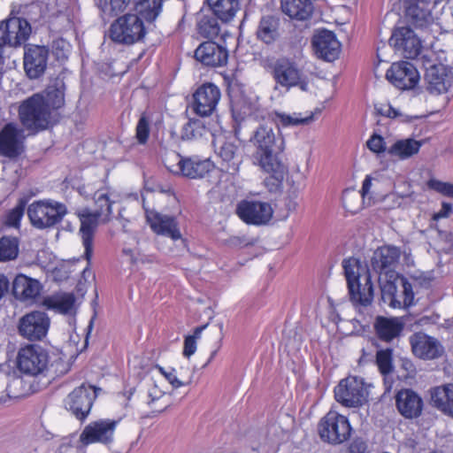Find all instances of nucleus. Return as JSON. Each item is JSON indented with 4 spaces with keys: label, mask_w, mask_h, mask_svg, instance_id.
<instances>
[{
    "label": "nucleus",
    "mask_w": 453,
    "mask_h": 453,
    "mask_svg": "<svg viewBox=\"0 0 453 453\" xmlns=\"http://www.w3.org/2000/svg\"><path fill=\"white\" fill-rule=\"evenodd\" d=\"M255 147L254 160L264 171H273L278 178H281V162L278 154L284 150V139L269 126L261 125L250 138Z\"/></svg>",
    "instance_id": "f257e3e1"
},
{
    "label": "nucleus",
    "mask_w": 453,
    "mask_h": 453,
    "mask_svg": "<svg viewBox=\"0 0 453 453\" xmlns=\"http://www.w3.org/2000/svg\"><path fill=\"white\" fill-rule=\"evenodd\" d=\"M342 267L351 302L365 307L370 305L373 299V287L369 271L354 257L344 259Z\"/></svg>",
    "instance_id": "f03ea898"
},
{
    "label": "nucleus",
    "mask_w": 453,
    "mask_h": 453,
    "mask_svg": "<svg viewBox=\"0 0 453 453\" xmlns=\"http://www.w3.org/2000/svg\"><path fill=\"white\" fill-rule=\"evenodd\" d=\"M262 65L269 70L276 85L289 90L298 87L303 91L308 90V81L298 65L288 58H280L276 60L264 59Z\"/></svg>",
    "instance_id": "7ed1b4c3"
},
{
    "label": "nucleus",
    "mask_w": 453,
    "mask_h": 453,
    "mask_svg": "<svg viewBox=\"0 0 453 453\" xmlns=\"http://www.w3.org/2000/svg\"><path fill=\"white\" fill-rule=\"evenodd\" d=\"M50 111L44 97L39 94L33 95L23 101L19 108V117L23 127L36 133L48 127Z\"/></svg>",
    "instance_id": "20e7f679"
},
{
    "label": "nucleus",
    "mask_w": 453,
    "mask_h": 453,
    "mask_svg": "<svg viewBox=\"0 0 453 453\" xmlns=\"http://www.w3.org/2000/svg\"><path fill=\"white\" fill-rule=\"evenodd\" d=\"M67 214L66 206L54 200H39L27 208V216L31 224L38 228H50L60 223Z\"/></svg>",
    "instance_id": "39448f33"
},
{
    "label": "nucleus",
    "mask_w": 453,
    "mask_h": 453,
    "mask_svg": "<svg viewBox=\"0 0 453 453\" xmlns=\"http://www.w3.org/2000/svg\"><path fill=\"white\" fill-rule=\"evenodd\" d=\"M351 426L347 417L335 411H328L319 421V434L322 441L336 445L350 437Z\"/></svg>",
    "instance_id": "423d86ee"
},
{
    "label": "nucleus",
    "mask_w": 453,
    "mask_h": 453,
    "mask_svg": "<svg viewBox=\"0 0 453 453\" xmlns=\"http://www.w3.org/2000/svg\"><path fill=\"white\" fill-rule=\"evenodd\" d=\"M109 33L110 38L115 42L133 44L143 38L145 27L136 14H126L111 25Z\"/></svg>",
    "instance_id": "0eeeda50"
},
{
    "label": "nucleus",
    "mask_w": 453,
    "mask_h": 453,
    "mask_svg": "<svg viewBox=\"0 0 453 453\" xmlns=\"http://www.w3.org/2000/svg\"><path fill=\"white\" fill-rule=\"evenodd\" d=\"M381 296L392 308L408 307L412 304L414 294L411 284L399 275L395 280L380 278Z\"/></svg>",
    "instance_id": "6e6552de"
},
{
    "label": "nucleus",
    "mask_w": 453,
    "mask_h": 453,
    "mask_svg": "<svg viewBox=\"0 0 453 453\" xmlns=\"http://www.w3.org/2000/svg\"><path fill=\"white\" fill-rule=\"evenodd\" d=\"M334 397L345 407L357 408L367 402L368 391L362 378L349 376L334 388Z\"/></svg>",
    "instance_id": "1a4fd4ad"
},
{
    "label": "nucleus",
    "mask_w": 453,
    "mask_h": 453,
    "mask_svg": "<svg viewBox=\"0 0 453 453\" xmlns=\"http://www.w3.org/2000/svg\"><path fill=\"white\" fill-rule=\"evenodd\" d=\"M17 359L21 372L36 376L47 369L49 355L41 346L29 344L19 349Z\"/></svg>",
    "instance_id": "9d476101"
},
{
    "label": "nucleus",
    "mask_w": 453,
    "mask_h": 453,
    "mask_svg": "<svg viewBox=\"0 0 453 453\" xmlns=\"http://www.w3.org/2000/svg\"><path fill=\"white\" fill-rule=\"evenodd\" d=\"M50 325V319L46 312L33 311L19 319L18 332L28 341H41L47 335Z\"/></svg>",
    "instance_id": "9b49d317"
},
{
    "label": "nucleus",
    "mask_w": 453,
    "mask_h": 453,
    "mask_svg": "<svg viewBox=\"0 0 453 453\" xmlns=\"http://www.w3.org/2000/svg\"><path fill=\"white\" fill-rule=\"evenodd\" d=\"M96 388L86 384L74 388L65 400L66 410L71 411L78 419H85L96 397Z\"/></svg>",
    "instance_id": "f8f14e48"
},
{
    "label": "nucleus",
    "mask_w": 453,
    "mask_h": 453,
    "mask_svg": "<svg viewBox=\"0 0 453 453\" xmlns=\"http://www.w3.org/2000/svg\"><path fill=\"white\" fill-rule=\"evenodd\" d=\"M401 250L395 246H383L377 249L372 258V267L379 273V279L383 277L387 280H395L398 273L395 268L398 264Z\"/></svg>",
    "instance_id": "ddd939ff"
},
{
    "label": "nucleus",
    "mask_w": 453,
    "mask_h": 453,
    "mask_svg": "<svg viewBox=\"0 0 453 453\" xmlns=\"http://www.w3.org/2000/svg\"><path fill=\"white\" fill-rule=\"evenodd\" d=\"M30 24L22 18L13 17L0 24V48L4 45L20 46L31 34Z\"/></svg>",
    "instance_id": "4468645a"
},
{
    "label": "nucleus",
    "mask_w": 453,
    "mask_h": 453,
    "mask_svg": "<svg viewBox=\"0 0 453 453\" xmlns=\"http://www.w3.org/2000/svg\"><path fill=\"white\" fill-rule=\"evenodd\" d=\"M236 214L247 224L261 226L271 220L273 210L266 202L242 200L237 204Z\"/></svg>",
    "instance_id": "2eb2a0df"
},
{
    "label": "nucleus",
    "mask_w": 453,
    "mask_h": 453,
    "mask_svg": "<svg viewBox=\"0 0 453 453\" xmlns=\"http://www.w3.org/2000/svg\"><path fill=\"white\" fill-rule=\"evenodd\" d=\"M119 424V420L114 419H98L90 422L85 426L80 435V441L83 445L91 443L108 444L113 441L114 432Z\"/></svg>",
    "instance_id": "dca6fc26"
},
{
    "label": "nucleus",
    "mask_w": 453,
    "mask_h": 453,
    "mask_svg": "<svg viewBox=\"0 0 453 453\" xmlns=\"http://www.w3.org/2000/svg\"><path fill=\"white\" fill-rule=\"evenodd\" d=\"M26 135L24 130L15 124L9 123L0 132V155L15 158L25 150Z\"/></svg>",
    "instance_id": "f3484780"
},
{
    "label": "nucleus",
    "mask_w": 453,
    "mask_h": 453,
    "mask_svg": "<svg viewBox=\"0 0 453 453\" xmlns=\"http://www.w3.org/2000/svg\"><path fill=\"white\" fill-rule=\"evenodd\" d=\"M409 341L413 354L420 359H436L444 353V348L441 343L436 338L423 332L411 334Z\"/></svg>",
    "instance_id": "a211bd4d"
},
{
    "label": "nucleus",
    "mask_w": 453,
    "mask_h": 453,
    "mask_svg": "<svg viewBox=\"0 0 453 453\" xmlns=\"http://www.w3.org/2000/svg\"><path fill=\"white\" fill-rule=\"evenodd\" d=\"M386 76L391 84L402 90L413 88L419 81L418 70L407 61L394 63Z\"/></svg>",
    "instance_id": "6ab92c4d"
},
{
    "label": "nucleus",
    "mask_w": 453,
    "mask_h": 453,
    "mask_svg": "<svg viewBox=\"0 0 453 453\" xmlns=\"http://www.w3.org/2000/svg\"><path fill=\"white\" fill-rule=\"evenodd\" d=\"M220 96V90L216 85L212 83L202 85L193 95L195 112L201 117L210 116L216 110Z\"/></svg>",
    "instance_id": "aec40b11"
},
{
    "label": "nucleus",
    "mask_w": 453,
    "mask_h": 453,
    "mask_svg": "<svg viewBox=\"0 0 453 453\" xmlns=\"http://www.w3.org/2000/svg\"><path fill=\"white\" fill-rule=\"evenodd\" d=\"M426 89L432 95L448 92L453 84V73L444 65H432L425 73Z\"/></svg>",
    "instance_id": "412c9836"
},
{
    "label": "nucleus",
    "mask_w": 453,
    "mask_h": 453,
    "mask_svg": "<svg viewBox=\"0 0 453 453\" xmlns=\"http://www.w3.org/2000/svg\"><path fill=\"white\" fill-rule=\"evenodd\" d=\"M389 44L395 50L403 51L406 58H415L421 49L420 40L408 27L396 28L389 39Z\"/></svg>",
    "instance_id": "4be33fe9"
},
{
    "label": "nucleus",
    "mask_w": 453,
    "mask_h": 453,
    "mask_svg": "<svg viewBox=\"0 0 453 453\" xmlns=\"http://www.w3.org/2000/svg\"><path fill=\"white\" fill-rule=\"evenodd\" d=\"M49 50L44 46L29 45L24 53V69L30 79L42 75L47 67Z\"/></svg>",
    "instance_id": "5701e85b"
},
{
    "label": "nucleus",
    "mask_w": 453,
    "mask_h": 453,
    "mask_svg": "<svg viewBox=\"0 0 453 453\" xmlns=\"http://www.w3.org/2000/svg\"><path fill=\"white\" fill-rule=\"evenodd\" d=\"M194 57L203 65L218 67L227 63L228 51L225 47L212 41H207L196 48Z\"/></svg>",
    "instance_id": "b1692460"
},
{
    "label": "nucleus",
    "mask_w": 453,
    "mask_h": 453,
    "mask_svg": "<svg viewBox=\"0 0 453 453\" xmlns=\"http://www.w3.org/2000/svg\"><path fill=\"white\" fill-rule=\"evenodd\" d=\"M312 45L318 58L328 62L335 60L341 52V43L332 31L319 32L313 36Z\"/></svg>",
    "instance_id": "393cba45"
},
{
    "label": "nucleus",
    "mask_w": 453,
    "mask_h": 453,
    "mask_svg": "<svg viewBox=\"0 0 453 453\" xmlns=\"http://www.w3.org/2000/svg\"><path fill=\"white\" fill-rule=\"evenodd\" d=\"M144 209L147 221L156 234L168 236L174 241L181 238V234L174 217L161 214L154 210H148L145 207Z\"/></svg>",
    "instance_id": "a878e982"
},
{
    "label": "nucleus",
    "mask_w": 453,
    "mask_h": 453,
    "mask_svg": "<svg viewBox=\"0 0 453 453\" xmlns=\"http://www.w3.org/2000/svg\"><path fill=\"white\" fill-rule=\"evenodd\" d=\"M432 0H404L407 18L417 27H424L433 21Z\"/></svg>",
    "instance_id": "bb28decb"
},
{
    "label": "nucleus",
    "mask_w": 453,
    "mask_h": 453,
    "mask_svg": "<svg viewBox=\"0 0 453 453\" xmlns=\"http://www.w3.org/2000/svg\"><path fill=\"white\" fill-rule=\"evenodd\" d=\"M395 404L400 414L405 418H416L422 413L423 400L411 389L400 390L395 395Z\"/></svg>",
    "instance_id": "cd10ccee"
},
{
    "label": "nucleus",
    "mask_w": 453,
    "mask_h": 453,
    "mask_svg": "<svg viewBox=\"0 0 453 453\" xmlns=\"http://www.w3.org/2000/svg\"><path fill=\"white\" fill-rule=\"evenodd\" d=\"M78 216L81 220L80 233L81 234L82 243L84 246V255L88 261L93 252V237L94 232L97 226L98 219L101 218L96 212H91L88 209H83L79 211Z\"/></svg>",
    "instance_id": "c85d7f7f"
},
{
    "label": "nucleus",
    "mask_w": 453,
    "mask_h": 453,
    "mask_svg": "<svg viewBox=\"0 0 453 453\" xmlns=\"http://www.w3.org/2000/svg\"><path fill=\"white\" fill-rule=\"evenodd\" d=\"M257 37L265 44H272L280 37V19L267 14L261 17L256 32Z\"/></svg>",
    "instance_id": "c756f323"
},
{
    "label": "nucleus",
    "mask_w": 453,
    "mask_h": 453,
    "mask_svg": "<svg viewBox=\"0 0 453 453\" xmlns=\"http://www.w3.org/2000/svg\"><path fill=\"white\" fill-rule=\"evenodd\" d=\"M431 403L443 414L453 417V384L431 388Z\"/></svg>",
    "instance_id": "7c9ffc66"
},
{
    "label": "nucleus",
    "mask_w": 453,
    "mask_h": 453,
    "mask_svg": "<svg viewBox=\"0 0 453 453\" xmlns=\"http://www.w3.org/2000/svg\"><path fill=\"white\" fill-rule=\"evenodd\" d=\"M373 326L379 339L388 342L400 335L403 323L398 318L378 316Z\"/></svg>",
    "instance_id": "2f4dec72"
},
{
    "label": "nucleus",
    "mask_w": 453,
    "mask_h": 453,
    "mask_svg": "<svg viewBox=\"0 0 453 453\" xmlns=\"http://www.w3.org/2000/svg\"><path fill=\"white\" fill-rule=\"evenodd\" d=\"M183 164L181 176L192 180L203 179L214 169L212 161L198 156L187 157Z\"/></svg>",
    "instance_id": "473e14b6"
},
{
    "label": "nucleus",
    "mask_w": 453,
    "mask_h": 453,
    "mask_svg": "<svg viewBox=\"0 0 453 453\" xmlns=\"http://www.w3.org/2000/svg\"><path fill=\"white\" fill-rule=\"evenodd\" d=\"M280 8L290 19L304 21L311 18L314 4L312 0H281Z\"/></svg>",
    "instance_id": "72a5a7b5"
},
{
    "label": "nucleus",
    "mask_w": 453,
    "mask_h": 453,
    "mask_svg": "<svg viewBox=\"0 0 453 453\" xmlns=\"http://www.w3.org/2000/svg\"><path fill=\"white\" fill-rule=\"evenodd\" d=\"M40 291L41 284L36 280L19 274L13 280L12 292L19 300L35 299L40 294Z\"/></svg>",
    "instance_id": "f704fd0d"
},
{
    "label": "nucleus",
    "mask_w": 453,
    "mask_h": 453,
    "mask_svg": "<svg viewBox=\"0 0 453 453\" xmlns=\"http://www.w3.org/2000/svg\"><path fill=\"white\" fill-rule=\"evenodd\" d=\"M219 156L222 159L223 171L230 174L239 172L242 157L238 153V147L233 142H224L219 148Z\"/></svg>",
    "instance_id": "c9c22d12"
},
{
    "label": "nucleus",
    "mask_w": 453,
    "mask_h": 453,
    "mask_svg": "<svg viewBox=\"0 0 453 453\" xmlns=\"http://www.w3.org/2000/svg\"><path fill=\"white\" fill-rule=\"evenodd\" d=\"M423 142L412 138L396 141L388 150V153L398 159L405 160L418 153Z\"/></svg>",
    "instance_id": "e433bc0d"
},
{
    "label": "nucleus",
    "mask_w": 453,
    "mask_h": 453,
    "mask_svg": "<svg viewBox=\"0 0 453 453\" xmlns=\"http://www.w3.org/2000/svg\"><path fill=\"white\" fill-rule=\"evenodd\" d=\"M215 16L224 22L234 19L240 9L239 0H206Z\"/></svg>",
    "instance_id": "4c0bfd02"
},
{
    "label": "nucleus",
    "mask_w": 453,
    "mask_h": 453,
    "mask_svg": "<svg viewBox=\"0 0 453 453\" xmlns=\"http://www.w3.org/2000/svg\"><path fill=\"white\" fill-rule=\"evenodd\" d=\"M75 296L72 293H59L47 296L43 305L62 314L71 313L73 310Z\"/></svg>",
    "instance_id": "58836bf2"
},
{
    "label": "nucleus",
    "mask_w": 453,
    "mask_h": 453,
    "mask_svg": "<svg viewBox=\"0 0 453 453\" xmlns=\"http://www.w3.org/2000/svg\"><path fill=\"white\" fill-rule=\"evenodd\" d=\"M273 120L279 127H290L308 125L313 120V114L303 116L300 112H293L291 114L275 111L273 113Z\"/></svg>",
    "instance_id": "ea45409f"
},
{
    "label": "nucleus",
    "mask_w": 453,
    "mask_h": 453,
    "mask_svg": "<svg viewBox=\"0 0 453 453\" xmlns=\"http://www.w3.org/2000/svg\"><path fill=\"white\" fill-rule=\"evenodd\" d=\"M134 9L148 21H153L162 9V0H134Z\"/></svg>",
    "instance_id": "a19ab883"
},
{
    "label": "nucleus",
    "mask_w": 453,
    "mask_h": 453,
    "mask_svg": "<svg viewBox=\"0 0 453 453\" xmlns=\"http://www.w3.org/2000/svg\"><path fill=\"white\" fill-rule=\"evenodd\" d=\"M93 199L97 209L96 213L101 217H104L103 221L106 222L110 219V216L112 213L111 205L113 203L111 201L107 189L100 188L94 194Z\"/></svg>",
    "instance_id": "79ce46f5"
},
{
    "label": "nucleus",
    "mask_w": 453,
    "mask_h": 453,
    "mask_svg": "<svg viewBox=\"0 0 453 453\" xmlns=\"http://www.w3.org/2000/svg\"><path fill=\"white\" fill-rule=\"evenodd\" d=\"M36 6L40 9L42 17L50 19L63 14L65 2V0H37Z\"/></svg>",
    "instance_id": "37998d69"
},
{
    "label": "nucleus",
    "mask_w": 453,
    "mask_h": 453,
    "mask_svg": "<svg viewBox=\"0 0 453 453\" xmlns=\"http://www.w3.org/2000/svg\"><path fill=\"white\" fill-rule=\"evenodd\" d=\"M19 254V242L15 237L0 238V262L13 260Z\"/></svg>",
    "instance_id": "c03bdc74"
},
{
    "label": "nucleus",
    "mask_w": 453,
    "mask_h": 453,
    "mask_svg": "<svg viewBox=\"0 0 453 453\" xmlns=\"http://www.w3.org/2000/svg\"><path fill=\"white\" fill-rule=\"evenodd\" d=\"M208 133L203 121L200 119H190L185 124L181 130V138L183 140H196Z\"/></svg>",
    "instance_id": "a18cd8bd"
},
{
    "label": "nucleus",
    "mask_w": 453,
    "mask_h": 453,
    "mask_svg": "<svg viewBox=\"0 0 453 453\" xmlns=\"http://www.w3.org/2000/svg\"><path fill=\"white\" fill-rule=\"evenodd\" d=\"M198 33L205 38H216L220 32V27L216 17H203L197 24Z\"/></svg>",
    "instance_id": "49530a36"
},
{
    "label": "nucleus",
    "mask_w": 453,
    "mask_h": 453,
    "mask_svg": "<svg viewBox=\"0 0 453 453\" xmlns=\"http://www.w3.org/2000/svg\"><path fill=\"white\" fill-rule=\"evenodd\" d=\"M186 157H181L173 150L166 151L163 157V163L166 169L174 175L181 176L184 161Z\"/></svg>",
    "instance_id": "de8ad7c7"
},
{
    "label": "nucleus",
    "mask_w": 453,
    "mask_h": 453,
    "mask_svg": "<svg viewBox=\"0 0 453 453\" xmlns=\"http://www.w3.org/2000/svg\"><path fill=\"white\" fill-rule=\"evenodd\" d=\"M131 0H97L99 9L108 15H117L125 11Z\"/></svg>",
    "instance_id": "09e8293b"
},
{
    "label": "nucleus",
    "mask_w": 453,
    "mask_h": 453,
    "mask_svg": "<svg viewBox=\"0 0 453 453\" xmlns=\"http://www.w3.org/2000/svg\"><path fill=\"white\" fill-rule=\"evenodd\" d=\"M362 199L361 195L355 190L347 189L342 194V204L351 213H356L362 208Z\"/></svg>",
    "instance_id": "8fccbe9b"
},
{
    "label": "nucleus",
    "mask_w": 453,
    "mask_h": 453,
    "mask_svg": "<svg viewBox=\"0 0 453 453\" xmlns=\"http://www.w3.org/2000/svg\"><path fill=\"white\" fill-rule=\"evenodd\" d=\"M47 108L59 109L65 104L64 90L55 87H49L46 90V98H44Z\"/></svg>",
    "instance_id": "3c124183"
},
{
    "label": "nucleus",
    "mask_w": 453,
    "mask_h": 453,
    "mask_svg": "<svg viewBox=\"0 0 453 453\" xmlns=\"http://www.w3.org/2000/svg\"><path fill=\"white\" fill-rule=\"evenodd\" d=\"M26 203L24 199H19L18 204L7 213L5 218V224L7 226L16 228L19 227L20 220L25 212Z\"/></svg>",
    "instance_id": "603ef678"
},
{
    "label": "nucleus",
    "mask_w": 453,
    "mask_h": 453,
    "mask_svg": "<svg viewBox=\"0 0 453 453\" xmlns=\"http://www.w3.org/2000/svg\"><path fill=\"white\" fill-rule=\"evenodd\" d=\"M164 395L165 392L161 390L155 383H152L151 386L148 388V404L152 406L153 412L159 413L167 407V404H157L161 401Z\"/></svg>",
    "instance_id": "864d4df0"
},
{
    "label": "nucleus",
    "mask_w": 453,
    "mask_h": 453,
    "mask_svg": "<svg viewBox=\"0 0 453 453\" xmlns=\"http://www.w3.org/2000/svg\"><path fill=\"white\" fill-rule=\"evenodd\" d=\"M376 364L382 374H388L393 370L392 349H386L377 351Z\"/></svg>",
    "instance_id": "5fc2aeb1"
},
{
    "label": "nucleus",
    "mask_w": 453,
    "mask_h": 453,
    "mask_svg": "<svg viewBox=\"0 0 453 453\" xmlns=\"http://www.w3.org/2000/svg\"><path fill=\"white\" fill-rule=\"evenodd\" d=\"M150 135V119L142 114L136 126V138L141 144L146 143Z\"/></svg>",
    "instance_id": "6e6d98bb"
},
{
    "label": "nucleus",
    "mask_w": 453,
    "mask_h": 453,
    "mask_svg": "<svg viewBox=\"0 0 453 453\" xmlns=\"http://www.w3.org/2000/svg\"><path fill=\"white\" fill-rule=\"evenodd\" d=\"M429 188L449 197L453 198V184L431 179L427 182Z\"/></svg>",
    "instance_id": "4d7b16f0"
},
{
    "label": "nucleus",
    "mask_w": 453,
    "mask_h": 453,
    "mask_svg": "<svg viewBox=\"0 0 453 453\" xmlns=\"http://www.w3.org/2000/svg\"><path fill=\"white\" fill-rule=\"evenodd\" d=\"M367 148L376 154L383 153L386 150V142L382 136L373 134L366 142Z\"/></svg>",
    "instance_id": "13d9d810"
},
{
    "label": "nucleus",
    "mask_w": 453,
    "mask_h": 453,
    "mask_svg": "<svg viewBox=\"0 0 453 453\" xmlns=\"http://www.w3.org/2000/svg\"><path fill=\"white\" fill-rule=\"evenodd\" d=\"M271 173V175L265 180V185L268 188L269 191L274 192L277 191L284 179L285 175V167L281 163V178H278L276 173L273 171H266Z\"/></svg>",
    "instance_id": "bf43d9fd"
},
{
    "label": "nucleus",
    "mask_w": 453,
    "mask_h": 453,
    "mask_svg": "<svg viewBox=\"0 0 453 453\" xmlns=\"http://www.w3.org/2000/svg\"><path fill=\"white\" fill-rule=\"evenodd\" d=\"M52 50L58 59L66 58L70 52V44L64 39L55 40L52 43Z\"/></svg>",
    "instance_id": "052dcab7"
},
{
    "label": "nucleus",
    "mask_w": 453,
    "mask_h": 453,
    "mask_svg": "<svg viewBox=\"0 0 453 453\" xmlns=\"http://www.w3.org/2000/svg\"><path fill=\"white\" fill-rule=\"evenodd\" d=\"M196 350V341L194 337L186 336L184 340L183 356L190 357Z\"/></svg>",
    "instance_id": "680f3d73"
},
{
    "label": "nucleus",
    "mask_w": 453,
    "mask_h": 453,
    "mask_svg": "<svg viewBox=\"0 0 453 453\" xmlns=\"http://www.w3.org/2000/svg\"><path fill=\"white\" fill-rule=\"evenodd\" d=\"M349 453H368L367 445L363 440L356 439L349 445Z\"/></svg>",
    "instance_id": "e2e57ef3"
},
{
    "label": "nucleus",
    "mask_w": 453,
    "mask_h": 453,
    "mask_svg": "<svg viewBox=\"0 0 453 453\" xmlns=\"http://www.w3.org/2000/svg\"><path fill=\"white\" fill-rule=\"evenodd\" d=\"M452 204L449 203H442L441 210L433 215L434 220H438L442 218H447L452 213Z\"/></svg>",
    "instance_id": "0e129e2a"
},
{
    "label": "nucleus",
    "mask_w": 453,
    "mask_h": 453,
    "mask_svg": "<svg viewBox=\"0 0 453 453\" xmlns=\"http://www.w3.org/2000/svg\"><path fill=\"white\" fill-rule=\"evenodd\" d=\"M165 378L175 388H178L182 387V386L187 384L186 382L181 381L180 380H179L177 378V374H176L175 369H172L170 372L165 373Z\"/></svg>",
    "instance_id": "69168bd1"
},
{
    "label": "nucleus",
    "mask_w": 453,
    "mask_h": 453,
    "mask_svg": "<svg viewBox=\"0 0 453 453\" xmlns=\"http://www.w3.org/2000/svg\"><path fill=\"white\" fill-rule=\"evenodd\" d=\"M372 187V179L369 176H366L363 181L362 189L358 193L361 195L363 199L369 194L370 188Z\"/></svg>",
    "instance_id": "338daca9"
},
{
    "label": "nucleus",
    "mask_w": 453,
    "mask_h": 453,
    "mask_svg": "<svg viewBox=\"0 0 453 453\" xmlns=\"http://www.w3.org/2000/svg\"><path fill=\"white\" fill-rule=\"evenodd\" d=\"M228 244L230 246L238 247V246H246L248 243L243 237L233 236L228 239Z\"/></svg>",
    "instance_id": "774afa93"
}]
</instances>
